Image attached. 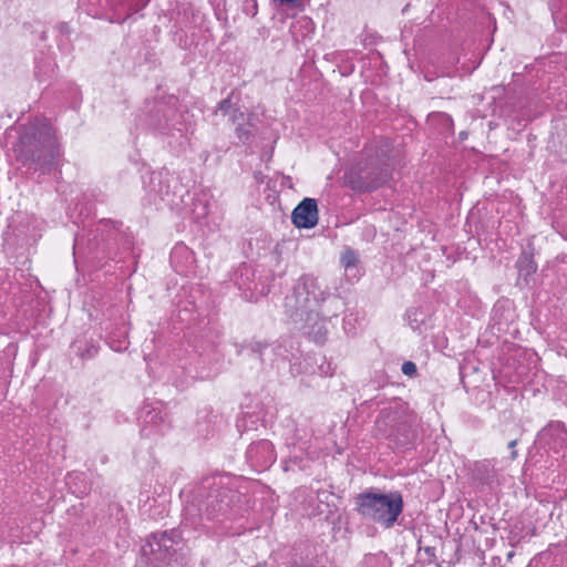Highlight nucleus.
Wrapping results in <instances>:
<instances>
[{"label":"nucleus","mask_w":567,"mask_h":567,"mask_svg":"<svg viewBox=\"0 0 567 567\" xmlns=\"http://www.w3.org/2000/svg\"><path fill=\"white\" fill-rule=\"evenodd\" d=\"M549 8L557 30L567 33V0H550Z\"/></svg>","instance_id":"nucleus-20"},{"label":"nucleus","mask_w":567,"mask_h":567,"mask_svg":"<svg viewBox=\"0 0 567 567\" xmlns=\"http://www.w3.org/2000/svg\"><path fill=\"white\" fill-rule=\"evenodd\" d=\"M561 350L564 351V354L567 358V347L561 346Z\"/></svg>","instance_id":"nucleus-40"},{"label":"nucleus","mask_w":567,"mask_h":567,"mask_svg":"<svg viewBox=\"0 0 567 567\" xmlns=\"http://www.w3.org/2000/svg\"><path fill=\"white\" fill-rule=\"evenodd\" d=\"M355 511L364 519L391 528L403 512V497L400 492L383 493L369 488L354 497Z\"/></svg>","instance_id":"nucleus-6"},{"label":"nucleus","mask_w":567,"mask_h":567,"mask_svg":"<svg viewBox=\"0 0 567 567\" xmlns=\"http://www.w3.org/2000/svg\"><path fill=\"white\" fill-rule=\"evenodd\" d=\"M143 187L146 192L150 203L157 200L168 202L171 196V185L167 174L162 172H151L143 178Z\"/></svg>","instance_id":"nucleus-13"},{"label":"nucleus","mask_w":567,"mask_h":567,"mask_svg":"<svg viewBox=\"0 0 567 567\" xmlns=\"http://www.w3.org/2000/svg\"><path fill=\"white\" fill-rule=\"evenodd\" d=\"M401 370L404 375L410 377V378L415 377L417 373L416 364L412 361L403 362Z\"/></svg>","instance_id":"nucleus-31"},{"label":"nucleus","mask_w":567,"mask_h":567,"mask_svg":"<svg viewBox=\"0 0 567 567\" xmlns=\"http://www.w3.org/2000/svg\"><path fill=\"white\" fill-rule=\"evenodd\" d=\"M184 11H185V13L183 17H181V13L178 12V18H177L176 22L186 27L190 23V20L188 18V16L186 14V9H184Z\"/></svg>","instance_id":"nucleus-35"},{"label":"nucleus","mask_w":567,"mask_h":567,"mask_svg":"<svg viewBox=\"0 0 567 567\" xmlns=\"http://www.w3.org/2000/svg\"><path fill=\"white\" fill-rule=\"evenodd\" d=\"M138 420L141 422V435L150 437L153 434L162 433L164 429L165 415L162 410V402H146L140 410Z\"/></svg>","instance_id":"nucleus-11"},{"label":"nucleus","mask_w":567,"mask_h":567,"mask_svg":"<svg viewBox=\"0 0 567 567\" xmlns=\"http://www.w3.org/2000/svg\"><path fill=\"white\" fill-rule=\"evenodd\" d=\"M20 143V156L29 171L47 174L58 168L62 153L50 123L40 121L27 127Z\"/></svg>","instance_id":"nucleus-3"},{"label":"nucleus","mask_w":567,"mask_h":567,"mask_svg":"<svg viewBox=\"0 0 567 567\" xmlns=\"http://www.w3.org/2000/svg\"><path fill=\"white\" fill-rule=\"evenodd\" d=\"M150 0H79V8L94 18L122 23L147 6Z\"/></svg>","instance_id":"nucleus-9"},{"label":"nucleus","mask_w":567,"mask_h":567,"mask_svg":"<svg viewBox=\"0 0 567 567\" xmlns=\"http://www.w3.org/2000/svg\"><path fill=\"white\" fill-rule=\"evenodd\" d=\"M467 137V133L466 132H461L460 133V138L463 141Z\"/></svg>","instance_id":"nucleus-39"},{"label":"nucleus","mask_w":567,"mask_h":567,"mask_svg":"<svg viewBox=\"0 0 567 567\" xmlns=\"http://www.w3.org/2000/svg\"><path fill=\"white\" fill-rule=\"evenodd\" d=\"M252 114H249L247 121H243L244 123H236L235 134L239 142L244 145H248L252 142L255 137L254 125L251 124Z\"/></svg>","instance_id":"nucleus-24"},{"label":"nucleus","mask_w":567,"mask_h":567,"mask_svg":"<svg viewBox=\"0 0 567 567\" xmlns=\"http://www.w3.org/2000/svg\"><path fill=\"white\" fill-rule=\"evenodd\" d=\"M145 122L154 133L166 137L182 138L187 132L184 112L175 96L148 103Z\"/></svg>","instance_id":"nucleus-7"},{"label":"nucleus","mask_w":567,"mask_h":567,"mask_svg":"<svg viewBox=\"0 0 567 567\" xmlns=\"http://www.w3.org/2000/svg\"><path fill=\"white\" fill-rule=\"evenodd\" d=\"M254 271L250 266L241 264L234 274V281L241 290L252 291L256 286L252 285Z\"/></svg>","instance_id":"nucleus-22"},{"label":"nucleus","mask_w":567,"mask_h":567,"mask_svg":"<svg viewBox=\"0 0 567 567\" xmlns=\"http://www.w3.org/2000/svg\"><path fill=\"white\" fill-rule=\"evenodd\" d=\"M285 311L290 319L316 318L317 311L337 317L346 308L339 293L331 292L329 286L310 274L300 276L290 295L285 298Z\"/></svg>","instance_id":"nucleus-2"},{"label":"nucleus","mask_w":567,"mask_h":567,"mask_svg":"<svg viewBox=\"0 0 567 567\" xmlns=\"http://www.w3.org/2000/svg\"><path fill=\"white\" fill-rule=\"evenodd\" d=\"M340 262L343 266L346 272H351L353 277L359 276L358 264L359 257L358 254L351 249L347 248L340 257Z\"/></svg>","instance_id":"nucleus-26"},{"label":"nucleus","mask_w":567,"mask_h":567,"mask_svg":"<svg viewBox=\"0 0 567 567\" xmlns=\"http://www.w3.org/2000/svg\"><path fill=\"white\" fill-rule=\"evenodd\" d=\"M269 348V343L261 340H249L240 344H236V352L238 355H248L264 362L262 354Z\"/></svg>","instance_id":"nucleus-19"},{"label":"nucleus","mask_w":567,"mask_h":567,"mask_svg":"<svg viewBox=\"0 0 567 567\" xmlns=\"http://www.w3.org/2000/svg\"><path fill=\"white\" fill-rule=\"evenodd\" d=\"M47 38H48L47 32H45V31H42V32H41V35H40V39H41L42 41H45V40H47Z\"/></svg>","instance_id":"nucleus-38"},{"label":"nucleus","mask_w":567,"mask_h":567,"mask_svg":"<svg viewBox=\"0 0 567 567\" xmlns=\"http://www.w3.org/2000/svg\"><path fill=\"white\" fill-rule=\"evenodd\" d=\"M131 238L121 231L117 223L102 220L86 235H78L74 238V255L92 257L102 260L103 258L114 259L120 248L130 250Z\"/></svg>","instance_id":"nucleus-4"},{"label":"nucleus","mask_w":567,"mask_h":567,"mask_svg":"<svg viewBox=\"0 0 567 567\" xmlns=\"http://www.w3.org/2000/svg\"><path fill=\"white\" fill-rule=\"evenodd\" d=\"M439 116H440L441 123L443 125L447 126L451 130L453 128V120H452V117L449 114L442 113Z\"/></svg>","instance_id":"nucleus-32"},{"label":"nucleus","mask_w":567,"mask_h":567,"mask_svg":"<svg viewBox=\"0 0 567 567\" xmlns=\"http://www.w3.org/2000/svg\"><path fill=\"white\" fill-rule=\"evenodd\" d=\"M425 554L430 557L431 561L435 559V548L434 547H425L424 548Z\"/></svg>","instance_id":"nucleus-37"},{"label":"nucleus","mask_w":567,"mask_h":567,"mask_svg":"<svg viewBox=\"0 0 567 567\" xmlns=\"http://www.w3.org/2000/svg\"><path fill=\"white\" fill-rule=\"evenodd\" d=\"M216 113H220L223 116H228L233 124L240 121H245V113L239 106L231 102V95L221 100L216 107Z\"/></svg>","instance_id":"nucleus-21"},{"label":"nucleus","mask_w":567,"mask_h":567,"mask_svg":"<svg viewBox=\"0 0 567 567\" xmlns=\"http://www.w3.org/2000/svg\"><path fill=\"white\" fill-rule=\"evenodd\" d=\"M542 433L544 436H549L555 442L559 441L561 444H567V429H565L563 422H550L543 429Z\"/></svg>","instance_id":"nucleus-25"},{"label":"nucleus","mask_w":567,"mask_h":567,"mask_svg":"<svg viewBox=\"0 0 567 567\" xmlns=\"http://www.w3.org/2000/svg\"><path fill=\"white\" fill-rule=\"evenodd\" d=\"M332 317L324 316L322 311H317L316 318L308 320L307 318L291 319L295 323L300 324L303 330L315 342L323 343L327 339L328 329L326 322Z\"/></svg>","instance_id":"nucleus-15"},{"label":"nucleus","mask_w":567,"mask_h":567,"mask_svg":"<svg viewBox=\"0 0 567 567\" xmlns=\"http://www.w3.org/2000/svg\"><path fill=\"white\" fill-rule=\"evenodd\" d=\"M223 475L205 477L185 507L182 527L213 534H239L249 498L228 485Z\"/></svg>","instance_id":"nucleus-1"},{"label":"nucleus","mask_w":567,"mask_h":567,"mask_svg":"<svg viewBox=\"0 0 567 567\" xmlns=\"http://www.w3.org/2000/svg\"><path fill=\"white\" fill-rule=\"evenodd\" d=\"M29 246H31L30 239L27 238L22 229H13L12 233L4 235L3 247L7 252L22 255Z\"/></svg>","instance_id":"nucleus-17"},{"label":"nucleus","mask_w":567,"mask_h":567,"mask_svg":"<svg viewBox=\"0 0 567 567\" xmlns=\"http://www.w3.org/2000/svg\"><path fill=\"white\" fill-rule=\"evenodd\" d=\"M56 30L59 32L60 39L58 42V47L63 50L68 51L70 48L69 45V35L71 34V28L69 23L66 22H60L56 24Z\"/></svg>","instance_id":"nucleus-29"},{"label":"nucleus","mask_w":567,"mask_h":567,"mask_svg":"<svg viewBox=\"0 0 567 567\" xmlns=\"http://www.w3.org/2000/svg\"><path fill=\"white\" fill-rule=\"evenodd\" d=\"M246 458L255 471L268 470L276 461L272 443L268 440L251 443L246 451Z\"/></svg>","instance_id":"nucleus-12"},{"label":"nucleus","mask_w":567,"mask_h":567,"mask_svg":"<svg viewBox=\"0 0 567 567\" xmlns=\"http://www.w3.org/2000/svg\"><path fill=\"white\" fill-rule=\"evenodd\" d=\"M277 6H290L296 4L300 0H272Z\"/></svg>","instance_id":"nucleus-36"},{"label":"nucleus","mask_w":567,"mask_h":567,"mask_svg":"<svg viewBox=\"0 0 567 567\" xmlns=\"http://www.w3.org/2000/svg\"><path fill=\"white\" fill-rule=\"evenodd\" d=\"M362 41H363V44H364V45H367V44H368V43H367V38H364Z\"/></svg>","instance_id":"nucleus-42"},{"label":"nucleus","mask_w":567,"mask_h":567,"mask_svg":"<svg viewBox=\"0 0 567 567\" xmlns=\"http://www.w3.org/2000/svg\"><path fill=\"white\" fill-rule=\"evenodd\" d=\"M243 11L254 18L258 13L257 0H244Z\"/></svg>","instance_id":"nucleus-30"},{"label":"nucleus","mask_w":567,"mask_h":567,"mask_svg":"<svg viewBox=\"0 0 567 567\" xmlns=\"http://www.w3.org/2000/svg\"><path fill=\"white\" fill-rule=\"evenodd\" d=\"M517 267L519 272L524 276H530L537 270V265L533 260L532 256L525 252L518 258Z\"/></svg>","instance_id":"nucleus-28"},{"label":"nucleus","mask_w":567,"mask_h":567,"mask_svg":"<svg viewBox=\"0 0 567 567\" xmlns=\"http://www.w3.org/2000/svg\"><path fill=\"white\" fill-rule=\"evenodd\" d=\"M520 75H522V74H520V73H518V72H515V73L513 74V76H514V78H516V79H518Z\"/></svg>","instance_id":"nucleus-41"},{"label":"nucleus","mask_w":567,"mask_h":567,"mask_svg":"<svg viewBox=\"0 0 567 567\" xmlns=\"http://www.w3.org/2000/svg\"><path fill=\"white\" fill-rule=\"evenodd\" d=\"M520 535L515 529H512L508 536L509 544L515 546L520 540Z\"/></svg>","instance_id":"nucleus-33"},{"label":"nucleus","mask_w":567,"mask_h":567,"mask_svg":"<svg viewBox=\"0 0 567 567\" xmlns=\"http://www.w3.org/2000/svg\"><path fill=\"white\" fill-rule=\"evenodd\" d=\"M313 432L305 427L297 426L293 434V444L299 446L301 452H308Z\"/></svg>","instance_id":"nucleus-27"},{"label":"nucleus","mask_w":567,"mask_h":567,"mask_svg":"<svg viewBox=\"0 0 567 567\" xmlns=\"http://www.w3.org/2000/svg\"><path fill=\"white\" fill-rule=\"evenodd\" d=\"M517 439H514L512 441H509L508 443V449L511 450V458L512 460H515L517 457V451H516V445H517Z\"/></svg>","instance_id":"nucleus-34"},{"label":"nucleus","mask_w":567,"mask_h":567,"mask_svg":"<svg viewBox=\"0 0 567 567\" xmlns=\"http://www.w3.org/2000/svg\"><path fill=\"white\" fill-rule=\"evenodd\" d=\"M169 260L176 272L186 274L193 265L194 257L186 245L177 244L171 251Z\"/></svg>","instance_id":"nucleus-16"},{"label":"nucleus","mask_w":567,"mask_h":567,"mask_svg":"<svg viewBox=\"0 0 567 567\" xmlns=\"http://www.w3.org/2000/svg\"><path fill=\"white\" fill-rule=\"evenodd\" d=\"M391 177L388 159L365 154L346 173V184L357 193H367L385 185Z\"/></svg>","instance_id":"nucleus-8"},{"label":"nucleus","mask_w":567,"mask_h":567,"mask_svg":"<svg viewBox=\"0 0 567 567\" xmlns=\"http://www.w3.org/2000/svg\"><path fill=\"white\" fill-rule=\"evenodd\" d=\"M318 205L313 198H303L291 214V221L297 228H312L318 224Z\"/></svg>","instance_id":"nucleus-14"},{"label":"nucleus","mask_w":567,"mask_h":567,"mask_svg":"<svg viewBox=\"0 0 567 567\" xmlns=\"http://www.w3.org/2000/svg\"><path fill=\"white\" fill-rule=\"evenodd\" d=\"M105 330L107 331L106 342L112 350L122 352L127 349L130 344L127 339L128 328L124 322L114 329L106 327Z\"/></svg>","instance_id":"nucleus-18"},{"label":"nucleus","mask_w":567,"mask_h":567,"mask_svg":"<svg viewBox=\"0 0 567 567\" xmlns=\"http://www.w3.org/2000/svg\"><path fill=\"white\" fill-rule=\"evenodd\" d=\"M72 351L83 360L94 358L99 352V347L85 338L76 339L72 346Z\"/></svg>","instance_id":"nucleus-23"},{"label":"nucleus","mask_w":567,"mask_h":567,"mask_svg":"<svg viewBox=\"0 0 567 567\" xmlns=\"http://www.w3.org/2000/svg\"><path fill=\"white\" fill-rule=\"evenodd\" d=\"M415 425L416 414L401 400H394L383 408L375 420V431L398 447L413 445L416 437Z\"/></svg>","instance_id":"nucleus-5"},{"label":"nucleus","mask_w":567,"mask_h":567,"mask_svg":"<svg viewBox=\"0 0 567 567\" xmlns=\"http://www.w3.org/2000/svg\"><path fill=\"white\" fill-rule=\"evenodd\" d=\"M183 539V530L172 528L152 534L142 547L145 555H153L155 560L164 561L176 553V546Z\"/></svg>","instance_id":"nucleus-10"}]
</instances>
